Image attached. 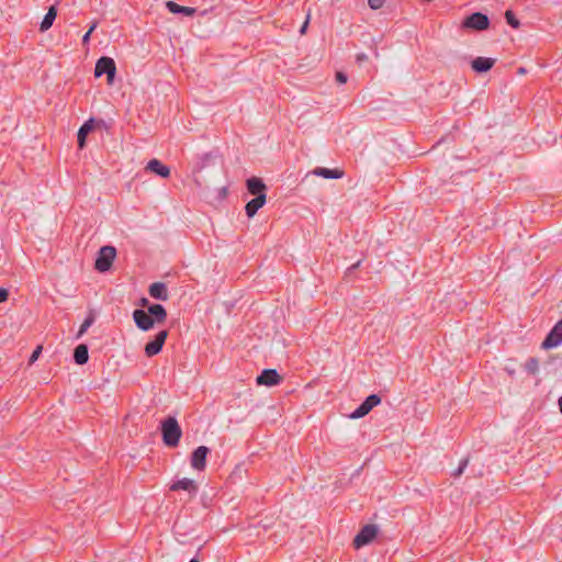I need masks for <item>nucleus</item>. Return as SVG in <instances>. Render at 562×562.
<instances>
[{
	"mask_svg": "<svg viewBox=\"0 0 562 562\" xmlns=\"http://www.w3.org/2000/svg\"><path fill=\"white\" fill-rule=\"evenodd\" d=\"M559 408H560V411L562 413V396L559 398Z\"/></svg>",
	"mask_w": 562,
	"mask_h": 562,
	"instance_id": "c9c22d12",
	"label": "nucleus"
},
{
	"mask_svg": "<svg viewBox=\"0 0 562 562\" xmlns=\"http://www.w3.org/2000/svg\"><path fill=\"white\" fill-rule=\"evenodd\" d=\"M9 291L4 288H0V303H3L8 300Z\"/></svg>",
	"mask_w": 562,
	"mask_h": 562,
	"instance_id": "c85d7f7f",
	"label": "nucleus"
},
{
	"mask_svg": "<svg viewBox=\"0 0 562 562\" xmlns=\"http://www.w3.org/2000/svg\"><path fill=\"white\" fill-rule=\"evenodd\" d=\"M209 453V448L205 446L198 447L192 453L190 458V464L192 469L196 471H202L206 467V457Z\"/></svg>",
	"mask_w": 562,
	"mask_h": 562,
	"instance_id": "1a4fd4ad",
	"label": "nucleus"
},
{
	"mask_svg": "<svg viewBox=\"0 0 562 562\" xmlns=\"http://www.w3.org/2000/svg\"><path fill=\"white\" fill-rule=\"evenodd\" d=\"M167 336H168L167 330H160L151 341L146 344L145 349H144L145 355L147 357H154V356L158 355L165 345Z\"/></svg>",
	"mask_w": 562,
	"mask_h": 562,
	"instance_id": "0eeeda50",
	"label": "nucleus"
},
{
	"mask_svg": "<svg viewBox=\"0 0 562 562\" xmlns=\"http://www.w3.org/2000/svg\"><path fill=\"white\" fill-rule=\"evenodd\" d=\"M526 369L528 372H530L531 374H536L538 373L539 371V362L536 358H530L527 362H526Z\"/></svg>",
	"mask_w": 562,
	"mask_h": 562,
	"instance_id": "bb28decb",
	"label": "nucleus"
},
{
	"mask_svg": "<svg viewBox=\"0 0 562 562\" xmlns=\"http://www.w3.org/2000/svg\"><path fill=\"white\" fill-rule=\"evenodd\" d=\"M189 562H199V560L196 558H193Z\"/></svg>",
	"mask_w": 562,
	"mask_h": 562,
	"instance_id": "4c0bfd02",
	"label": "nucleus"
},
{
	"mask_svg": "<svg viewBox=\"0 0 562 562\" xmlns=\"http://www.w3.org/2000/svg\"><path fill=\"white\" fill-rule=\"evenodd\" d=\"M506 22L514 29H518L520 23L512 10L505 12Z\"/></svg>",
	"mask_w": 562,
	"mask_h": 562,
	"instance_id": "a878e982",
	"label": "nucleus"
},
{
	"mask_svg": "<svg viewBox=\"0 0 562 562\" xmlns=\"http://www.w3.org/2000/svg\"><path fill=\"white\" fill-rule=\"evenodd\" d=\"M467 464H468L467 460L462 461L454 475L460 476L463 473V470L467 467Z\"/></svg>",
	"mask_w": 562,
	"mask_h": 562,
	"instance_id": "2f4dec72",
	"label": "nucleus"
},
{
	"mask_svg": "<svg viewBox=\"0 0 562 562\" xmlns=\"http://www.w3.org/2000/svg\"><path fill=\"white\" fill-rule=\"evenodd\" d=\"M490 26V19L486 14H483L481 12L472 13L471 15L467 16L460 27L462 30H472L476 32L486 31Z\"/></svg>",
	"mask_w": 562,
	"mask_h": 562,
	"instance_id": "7ed1b4c3",
	"label": "nucleus"
},
{
	"mask_svg": "<svg viewBox=\"0 0 562 562\" xmlns=\"http://www.w3.org/2000/svg\"><path fill=\"white\" fill-rule=\"evenodd\" d=\"M93 323H94V316L92 314H89L86 317V319L82 322V324L77 333V338H80Z\"/></svg>",
	"mask_w": 562,
	"mask_h": 562,
	"instance_id": "393cba45",
	"label": "nucleus"
},
{
	"mask_svg": "<svg viewBox=\"0 0 562 562\" xmlns=\"http://www.w3.org/2000/svg\"><path fill=\"white\" fill-rule=\"evenodd\" d=\"M519 74H525V69H524V68H520V69H519Z\"/></svg>",
	"mask_w": 562,
	"mask_h": 562,
	"instance_id": "58836bf2",
	"label": "nucleus"
},
{
	"mask_svg": "<svg viewBox=\"0 0 562 562\" xmlns=\"http://www.w3.org/2000/svg\"><path fill=\"white\" fill-rule=\"evenodd\" d=\"M160 428L164 443L167 447H177L182 436V430L177 419L172 416H168L161 422Z\"/></svg>",
	"mask_w": 562,
	"mask_h": 562,
	"instance_id": "f257e3e1",
	"label": "nucleus"
},
{
	"mask_svg": "<svg viewBox=\"0 0 562 562\" xmlns=\"http://www.w3.org/2000/svg\"><path fill=\"white\" fill-rule=\"evenodd\" d=\"M494 58L476 57L472 60L471 67L476 72H486L494 66Z\"/></svg>",
	"mask_w": 562,
	"mask_h": 562,
	"instance_id": "a211bd4d",
	"label": "nucleus"
},
{
	"mask_svg": "<svg viewBox=\"0 0 562 562\" xmlns=\"http://www.w3.org/2000/svg\"><path fill=\"white\" fill-rule=\"evenodd\" d=\"M146 170L151 171L161 178H168L170 176V169L164 165L160 160L154 158L146 165Z\"/></svg>",
	"mask_w": 562,
	"mask_h": 562,
	"instance_id": "2eb2a0df",
	"label": "nucleus"
},
{
	"mask_svg": "<svg viewBox=\"0 0 562 562\" xmlns=\"http://www.w3.org/2000/svg\"><path fill=\"white\" fill-rule=\"evenodd\" d=\"M90 38H91V37H82L83 43H85V44H86V43H88Z\"/></svg>",
	"mask_w": 562,
	"mask_h": 562,
	"instance_id": "e433bc0d",
	"label": "nucleus"
},
{
	"mask_svg": "<svg viewBox=\"0 0 562 562\" xmlns=\"http://www.w3.org/2000/svg\"><path fill=\"white\" fill-rule=\"evenodd\" d=\"M56 15H57V10L56 8L53 5L48 9L47 13L45 14L42 23H41V27L40 30L42 32H45L47 31L54 23L55 19H56Z\"/></svg>",
	"mask_w": 562,
	"mask_h": 562,
	"instance_id": "b1692460",
	"label": "nucleus"
},
{
	"mask_svg": "<svg viewBox=\"0 0 562 562\" xmlns=\"http://www.w3.org/2000/svg\"><path fill=\"white\" fill-rule=\"evenodd\" d=\"M133 319L136 326L145 331L151 329L155 324V319L143 308H137L133 312Z\"/></svg>",
	"mask_w": 562,
	"mask_h": 562,
	"instance_id": "9d476101",
	"label": "nucleus"
},
{
	"mask_svg": "<svg viewBox=\"0 0 562 562\" xmlns=\"http://www.w3.org/2000/svg\"><path fill=\"white\" fill-rule=\"evenodd\" d=\"M368 4L371 9L378 10L383 7L384 0H368Z\"/></svg>",
	"mask_w": 562,
	"mask_h": 562,
	"instance_id": "cd10ccee",
	"label": "nucleus"
},
{
	"mask_svg": "<svg viewBox=\"0 0 562 562\" xmlns=\"http://www.w3.org/2000/svg\"><path fill=\"white\" fill-rule=\"evenodd\" d=\"M42 351V347L38 346L34 351L33 353L31 355V358H30V361L33 362L37 359L38 355L41 353Z\"/></svg>",
	"mask_w": 562,
	"mask_h": 562,
	"instance_id": "7c9ffc66",
	"label": "nucleus"
},
{
	"mask_svg": "<svg viewBox=\"0 0 562 562\" xmlns=\"http://www.w3.org/2000/svg\"><path fill=\"white\" fill-rule=\"evenodd\" d=\"M169 488L170 491H187L190 494H196L198 492L196 483L193 480L187 477L172 482Z\"/></svg>",
	"mask_w": 562,
	"mask_h": 562,
	"instance_id": "ddd939ff",
	"label": "nucleus"
},
{
	"mask_svg": "<svg viewBox=\"0 0 562 562\" xmlns=\"http://www.w3.org/2000/svg\"><path fill=\"white\" fill-rule=\"evenodd\" d=\"M116 257V249L113 246L106 245L100 248L95 259L94 268L99 272H106L111 269L113 260Z\"/></svg>",
	"mask_w": 562,
	"mask_h": 562,
	"instance_id": "f03ea898",
	"label": "nucleus"
},
{
	"mask_svg": "<svg viewBox=\"0 0 562 562\" xmlns=\"http://www.w3.org/2000/svg\"><path fill=\"white\" fill-rule=\"evenodd\" d=\"M378 533V529L373 525L364 526L360 532L356 536L353 540V544L356 548H361L368 543H370Z\"/></svg>",
	"mask_w": 562,
	"mask_h": 562,
	"instance_id": "6e6552de",
	"label": "nucleus"
},
{
	"mask_svg": "<svg viewBox=\"0 0 562 562\" xmlns=\"http://www.w3.org/2000/svg\"><path fill=\"white\" fill-rule=\"evenodd\" d=\"M166 8L169 10V12L182 15V16H192L196 13V9L192 7H184L176 3L175 1H167Z\"/></svg>",
	"mask_w": 562,
	"mask_h": 562,
	"instance_id": "4468645a",
	"label": "nucleus"
},
{
	"mask_svg": "<svg viewBox=\"0 0 562 562\" xmlns=\"http://www.w3.org/2000/svg\"><path fill=\"white\" fill-rule=\"evenodd\" d=\"M149 295L155 300L167 301L168 300V290L167 285L164 282H154L149 285L148 289Z\"/></svg>",
	"mask_w": 562,
	"mask_h": 562,
	"instance_id": "dca6fc26",
	"label": "nucleus"
},
{
	"mask_svg": "<svg viewBox=\"0 0 562 562\" xmlns=\"http://www.w3.org/2000/svg\"><path fill=\"white\" fill-rule=\"evenodd\" d=\"M266 203V195L256 196L250 200L246 206L245 211L248 217H254L255 214L261 209Z\"/></svg>",
	"mask_w": 562,
	"mask_h": 562,
	"instance_id": "aec40b11",
	"label": "nucleus"
},
{
	"mask_svg": "<svg viewBox=\"0 0 562 562\" xmlns=\"http://www.w3.org/2000/svg\"><path fill=\"white\" fill-rule=\"evenodd\" d=\"M562 344V319L551 329L542 342L544 349L555 348Z\"/></svg>",
	"mask_w": 562,
	"mask_h": 562,
	"instance_id": "9b49d317",
	"label": "nucleus"
},
{
	"mask_svg": "<svg viewBox=\"0 0 562 562\" xmlns=\"http://www.w3.org/2000/svg\"><path fill=\"white\" fill-rule=\"evenodd\" d=\"M211 155L209 153H204L199 156L193 164L192 167V177L193 181L199 188L206 186L207 179L202 175L203 170L210 165Z\"/></svg>",
	"mask_w": 562,
	"mask_h": 562,
	"instance_id": "20e7f679",
	"label": "nucleus"
},
{
	"mask_svg": "<svg viewBox=\"0 0 562 562\" xmlns=\"http://www.w3.org/2000/svg\"><path fill=\"white\" fill-rule=\"evenodd\" d=\"M94 128V120L89 119L79 128L77 134V140L79 148H83L86 145V138L88 134Z\"/></svg>",
	"mask_w": 562,
	"mask_h": 562,
	"instance_id": "6ab92c4d",
	"label": "nucleus"
},
{
	"mask_svg": "<svg viewBox=\"0 0 562 562\" xmlns=\"http://www.w3.org/2000/svg\"><path fill=\"white\" fill-rule=\"evenodd\" d=\"M260 385L273 386L280 383L281 376L273 369L263 370L256 379Z\"/></svg>",
	"mask_w": 562,
	"mask_h": 562,
	"instance_id": "f8f14e48",
	"label": "nucleus"
},
{
	"mask_svg": "<svg viewBox=\"0 0 562 562\" xmlns=\"http://www.w3.org/2000/svg\"><path fill=\"white\" fill-rule=\"evenodd\" d=\"M149 315L155 319V323L161 324L167 318L166 308L161 304H151L148 306Z\"/></svg>",
	"mask_w": 562,
	"mask_h": 562,
	"instance_id": "412c9836",
	"label": "nucleus"
},
{
	"mask_svg": "<svg viewBox=\"0 0 562 562\" xmlns=\"http://www.w3.org/2000/svg\"><path fill=\"white\" fill-rule=\"evenodd\" d=\"M312 175L319 176L326 179H339L342 177V172L338 169H328L323 167H317L312 171Z\"/></svg>",
	"mask_w": 562,
	"mask_h": 562,
	"instance_id": "5701e85b",
	"label": "nucleus"
},
{
	"mask_svg": "<svg viewBox=\"0 0 562 562\" xmlns=\"http://www.w3.org/2000/svg\"><path fill=\"white\" fill-rule=\"evenodd\" d=\"M307 24H308V20H306L300 27V33L301 34H304L306 32V27H307Z\"/></svg>",
	"mask_w": 562,
	"mask_h": 562,
	"instance_id": "f704fd0d",
	"label": "nucleus"
},
{
	"mask_svg": "<svg viewBox=\"0 0 562 562\" xmlns=\"http://www.w3.org/2000/svg\"><path fill=\"white\" fill-rule=\"evenodd\" d=\"M381 403V398L375 395V394H372L370 396H368L366 398V401L357 408L355 409L350 415L349 417L351 419H358V418H361L363 416H366L367 414L370 413V411L378 406L379 404Z\"/></svg>",
	"mask_w": 562,
	"mask_h": 562,
	"instance_id": "423d86ee",
	"label": "nucleus"
},
{
	"mask_svg": "<svg viewBox=\"0 0 562 562\" xmlns=\"http://www.w3.org/2000/svg\"><path fill=\"white\" fill-rule=\"evenodd\" d=\"M115 63L111 57L103 56L100 59H98L94 68V76L97 78L106 75L108 76V82L112 83L114 76H115Z\"/></svg>",
	"mask_w": 562,
	"mask_h": 562,
	"instance_id": "39448f33",
	"label": "nucleus"
},
{
	"mask_svg": "<svg viewBox=\"0 0 562 562\" xmlns=\"http://www.w3.org/2000/svg\"><path fill=\"white\" fill-rule=\"evenodd\" d=\"M247 189L255 196L266 195L267 187L259 178L252 177L247 180Z\"/></svg>",
	"mask_w": 562,
	"mask_h": 562,
	"instance_id": "f3484780",
	"label": "nucleus"
},
{
	"mask_svg": "<svg viewBox=\"0 0 562 562\" xmlns=\"http://www.w3.org/2000/svg\"><path fill=\"white\" fill-rule=\"evenodd\" d=\"M95 27H97V23L94 22V23H92L90 25V27L88 29V31L83 35H91L92 32L95 30Z\"/></svg>",
	"mask_w": 562,
	"mask_h": 562,
	"instance_id": "72a5a7b5",
	"label": "nucleus"
},
{
	"mask_svg": "<svg viewBox=\"0 0 562 562\" xmlns=\"http://www.w3.org/2000/svg\"><path fill=\"white\" fill-rule=\"evenodd\" d=\"M74 360L77 364H86L89 360L88 347L85 344L78 345L74 350Z\"/></svg>",
	"mask_w": 562,
	"mask_h": 562,
	"instance_id": "4be33fe9",
	"label": "nucleus"
},
{
	"mask_svg": "<svg viewBox=\"0 0 562 562\" xmlns=\"http://www.w3.org/2000/svg\"><path fill=\"white\" fill-rule=\"evenodd\" d=\"M139 305H140L143 308H144V307H147V308H148V306H149V305H151V304L149 303L148 299H146V297H142V299L139 300Z\"/></svg>",
	"mask_w": 562,
	"mask_h": 562,
	"instance_id": "473e14b6",
	"label": "nucleus"
},
{
	"mask_svg": "<svg viewBox=\"0 0 562 562\" xmlns=\"http://www.w3.org/2000/svg\"><path fill=\"white\" fill-rule=\"evenodd\" d=\"M336 80L339 82V83H346L347 82V76L341 72V71H338L336 74Z\"/></svg>",
	"mask_w": 562,
	"mask_h": 562,
	"instance_id": "c756f323",
	"label": "nucleus"
}]
</instances>
